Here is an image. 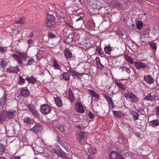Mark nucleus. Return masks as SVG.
I'll use <instances>...</instances> for the list:
<instances>
[{
	"instance_id": "nucleus-63",
	"label": "nucleus",
	"mask_w": 159,
	"mask_h": 159,
	"mask_svg": "<svg viewBox=\"0 0 159 159\" xmlns=\"http://www.w3.org/2000/svg\"><path fill=\"white\" fill-rule=\"evenodd\" d=\"M139 112H141V111H142V110H141L140 108L137 110Z\"/></svg>"
},
{
	"instance_id": "nucleus-22",
	"label": "nucleus",
	"mask_w": 159,
	"mask_h": 159,
	"mask_svg": "<svg viewBox=\"0 0 159 159\" xmlns=\"http://www.w3.org/2000/svg\"><path fill=\"white\" fill-rule=\"evenodd\" d=\"M124 57L126 60L131 64H132L134 63V61L133 59L127 54H125Z\"/></svg>"
},
{
	"instance_id": "nucleus-51",
	"label": "nucleus",
	"mask_w": 159,
	"mask_h": 159,
	"mask_svg": "<svg viewBox=\"0 0 159 159\" xmlns=\"http://www.w3.org/2000/svg\"><path fill=\"white\" fill-rule=\"evenodd\" d=\"M88 116L89 118L91 119H93L95 118V116L91 112H89L88 113Z\"/></svg>"
},
{
	"instance_id": "nucleus-36",
	"label": "nucleus",
	"mask_w": 159,
	"mask_h": 159,
	"mask_svg": "<svg viewBox=\"0 0 159 159\" xmlns=\"http://www.w3.org/2000/svg\"><path fill=\"white\" fill-rule=\"evenodd\" d=\"M120 70L121 71H125L128 74H129L130 73V69L129 68L126 67H121L120 68Z\"/></svg>"
},
{
	"instance_id": "nucleus-12",
	"label": "nucleus",
	"mask_w": 159,
	"mask_h": 159,
	"mask_svg": "<svg viewBox=\"0 0 159 159\" xmlns=\"http://www.w3.org/2000/svg\"><path fill=\"white\" fill-rule=\"evenodd\" d=\"M144 79L147 83L150 84L153 83L154 82L153 78L149 75L144 76Z\"/></svg>"
},
{
	"instance_id": "nucleus-38",
	"label": "nucleus",
	"mask_w": 159,
	"mask_h": 159,
	"mask_svg": "<svg viewBox=\"0 0 159 159\" xmlns=\"http://www.w3.org/2000/svg\"><path fill=\"white\" fill-rule=\"evenodd\" d=\"M132 114L134 117V119L135 120H138L139 117L138 113L134 111H132Z\"/></svg>"
},
{
	"instance_id": "nucleus-8",
	"label": "nucleus",
	"mask_w": 159,
	"mask_h": 159,
	"mask_svg": "<svg viewBox=\"0 0 159 159\" xmlns=\"http://www.w3.org/2000/svg\"><path fill=\"white\" fill-rule=\"evenodd\" d=\"M6 70L7 72L11 73H17L20 71L19 67L17 66L15 67L10 66L7 68Z\"/></svg>"
},
{
	"instance_id": "nucleus-15",
	"label": "nucleus",
	"mask_w": 159,
	"mask_h": 159,
	"mask_svg": "<svg viewBox=\"0 0 159 159\" xmlns=\"http://www.w3.org/2000/svg\"><path fill=\"white\" fill-rule=\"evenodd\" d=\"M86 152H88L90 154H87L89 156V154H90V156H91L92 155H94L96 153V149L95 147H90L89 148L85 150Z\"/></svg>"
},
{
	"instance_id": "nucleus-31",
	"label": "nucleus",
	"mask_w": 159,
	"mask_h": 159,
	"mask_svg": "<svg viewBox=\"0 0 159 159\" xmlns=\"http://www.w3.org/2000/svg\"><path fill=\"white\" fill-rule=\"evenodd\" d=\"M115 83L116 84V85L119 89H120L122 90L125 89V87L119 81H118L117 80H115Z\"/></svg>"
},
{
	"instance_id": "nucleus-41",
	"label": "nucleus",
	"mask_w": 159,
	"mask_h": 159,
	"mask_svg": "<svg viewBox=\"0 0 159 159\" xmlns=\"http://www.w3.org/2000/svg\"><path fill=\"white\" fill-rule=\"evenodd\" d=\"M7 64L6 61L4 60H2L0 62V66L1 68H4L7 66Z\"/></svg>"
},
{
	"instance_id": "nucleus-27",
	"label": "nucleus",
	"mask_w": 159,
	"mask_h": 159,
	"mask_svg": "<svg viewBox=\"0 0 159 159\" xmlns=\"http://www.w3.org/2000/svg\"><path fill=\"white\" fill-rule=\"evenodd\" d=\"M150 122L151 125L153 127H156L159 125V120L157 119L151 121Z\"/></svg>"
},
{
	"instance_id": "nucleus-54",
	"label": "nucleus",
	"mask_w": 159,
	"mask_h": 159,
	"mask_svg": "<svg viewBox=\"0 0 159 159\" xmlns=\"http://www.w3.org/2000/svg\"><path fill=\"white\" fill-rule=\"evenodd\" d=\"M0 51L3 53H4L7 51V50L4 47L2 46L0 47Z\"/></svg>"
},
{
	"instance_id": "nucleus-10",
	"label": "nucleus",
	"mask_w": 159,
	"mask_h": 159,
	"mask_svg": "<svg viewBox=\"0 0 159 159\" xmlns=\"http://www.w3.org/2000/svg\"><path fill=\"white\" fill-rule=\"evenodd\" d=\"M67 70L73 77L76 76L78 78L79 76H82L84 75L83 73H79V72L76 71L75 70H73L72 68H69V70Z\"/></svg>"
},
{
	"instance_id": "nucleus-40",
	"label": "nucleus",
	"mask_w": 159,
	"mask_h": 159,
	"mask_svg": "<svg viewBox=\"0 0 159 159\" xmlns=\"http://www.w3.org/2000/svg\"><path fill=\"white\" fill-rule=\"evenodd\" d=\"M55 152L57 155H59L63 156L64 154L63 151L60 149L56 150L55 151Z\"/></svg>"
},
{
	"instance_id": "nucleus-42",
	"label": "nucleus",
	"mask_w": 159,
	"mask_h": 159,
	"mask_svg": "<svg viewBox=\"0 0 159 159\" xmlns=\"http://www.w3.org/2000/svg\"><path fill=\"white\" fill-rule=\"evenodd\" d=\"M25 22V21L24 19V18H21L19 20L16 21L14 23L19 24L20 25H22L24 24Z\"/></svg>"
},
{
	"instance_id": "nucleus-48",
	"label": "nucleus",
	"mask_w": 159,
	"mask_h": 159,
	"mask_svg": "<svg viewBox=\"0 0 159 159\" xmlns=\"http://www.w3.org/2000/svg\"><path fill=\"white\" fill-rule=\"evenodd\" d=\"M32 112L33 113V115L35 116L37 118L39 116V113L38 112V111L35 109L34 111H32Z\"/></svg>"
},
{
	"instance_id": "nucleus-50",
	"label": "nucleus",
	"mask_w": 159,
	"mask_h": 159,
	"mask_svg": "<svg viewBox=\"0 0 159 159\" xmlns=\"http://www.w3.org/2000/svg\"><path fill=\"white\" fill-rule=\"evenodd\" d=\"M150 46L154 50H156L157 48L156 44L155 43H151L150 44Z\"/></svg>"
},
{
	"instance_id": "nucleus-24",
	"label": "nucleus",
	"mask_w": 159,
	"mask_h": 159,
	"mask_svg": "<svg viewBox=\"0 0 159 159\" xmlns=\"http://www.w3.org/2000/svg\"><path fill=\"white\" fill-rule=\"evenodd\" d=\"M6 116L5 112L2 111L0 113V123L3 122L5 120Z\"/></svg>"
},
{
	"instance_id": "nucleus-49",
	"label": "nucleus",
	"mask_w": 159,
	"mask_h": 159,
	"mask_svg": "<svg viewBox=\"0 0 159 159\" xmlns=\"http://www.w3.org/2000/svg\"><path fill=\"white\" fill-rule=\"evenodd\" d=\"M5 152L4 147L3 145L0 146V154H2V153Z\"/></svg>"
},
{
	"instance_id": "nucleus-13",
	"label": "nucleus",
	"mask_w": 159,
	"mask_h": 159,
	"mask_svg": "<svg viewBox=\"0 0 159 159\" xmlns=\"http://www.w3.org/2000/svg\"><path fill=\"white\" fill-rule=\"evenodd\" d=\"M75 24L80 27H82V25L84 24V19L82 16H80L79 17L78 16L76 17Z\"/></svg>"
},
{
	"instance_id": "nucleus-39",
	"label": "nucleus",
	"mask_w": 159,
	"mask_h": 159,
	"mask_svg": "<svg viewBox=\"0 0 159 159\" xmlns=\"http://www.w3.org/2000/svg\"><path fill=\"white\" fill-rule=\"evenodd\" d=\"M54 21H51L48 20H46V25L47 26L49 27H52L54 25Z\"/></svg>"
},
{
	"instance_id": "nucleus-30",
	"label": "nucleus",
	"mask_w": 159,
	"mask_h": 159,
	"mask_svg": "<svg viewBox=\"0 0 159 159\" xmlns=\"http://www.w3.org/2000/svg\"><path fill=\"white\" fill-rule=\"evenodd\" d=\"M55 102L57 105L59 107H61L62 106V101L60 99L57 97L55 98Z\"/></svg>"
},
{
	"instance_id": "nucleus-5",
	"label": "nucleus",
	"mask_w": 159,
	"mask_h": 159,
	"mask_svg": "<svg viewBox=\"0 0 159 159\" xmlns=\"http://www.w3.org/2000/svg\"><path fill=\"white\" fill-rule=\"evenodd\" d=\"M6 116L9 119H13L16 116V111L15 110L11 111V110L4 111Z\"/></svg>"
},
{
	"instance_id": "nucleus-3",
	"label": "nucleus",
	"mask_w": 159,
	"mask_h": 159,
	"mask_svg": "<svg viewBox=\"0 0 159 159\" xmlns=\"http://www.w3.org/2000/svg\"><path fill=\"white\" fill-rule=\"evenodd\" d=\"M30 127L31 128L29 129L30 130L32 131L36 134L41 133L43 129V126L38 123L36 124L32 128H31V125Z\"/></svg>"
},
{
	"instance_id": "nucleus-21",
	"label": "nucleus",
	"mask_w": 159,
	"mask_h": 159,
	"mask_svg": "<svg viewBox=\"0 0 159 159\" xmlns=\"http://www.w3.org/2000/svg\"><path fill=\"white\" fill-rule=\"evenodd\" d=\"M88 91L90 92V93L92 95L93 97L95 98L96 99H99V95L94 91L91 89H89Z\"/></svg>"
},
{
	"instance_id": "nucleus-55",
	"label": "nucleus",
	"mask_w": 159,
	"mask_h": 159,
	"mask_svg": "<svg viewBox=\"0 0 159 159\" xmlns=\"http://www.w3.org/2000/svg\"><path fill=\"white\" fill-rule=\"evenodd\" d=\"M95 61L96 63V65L98 63H100V58L98 57H97L95 59Z\"/></svg>"
},
{
	"instance_id": "nucleus-35",
	"label": "nucleus",
	"mask_w": 159,
	"mask_h": 159,
	"mask_svg": "<svg viewBox=\"0 0 159 159\" xmlns=\"http://www.w3.org/2000/svg\"><path fill=\"white\" fill-rule=\"evenodd\" d=\"M19 80H18V84L20 85H23L25 83V80L23 79L21 76H19Z\"/></svg>"
},
{
	"instance_id": "nucleus-2",
	"label": "nucleus",
	"mask_w": 159,
	"mask_h": 159,
	"mask_svg": "<svg viewBox=\"0 0 159 159\" xmlns=\"http://www.w3.org/2000/svg\"><path fill=\"white\" fill-rule=\"evenodd\" d=\"M124 96L126 99H130L132 102L136 103L138 100V98L131 92L127 91L124 93Z\"/></svg>"
},
{
	"instance_id": "nucleus-58",
	"label": "nucleus",
	"mask_w": 159,
	"mask_h": 159,
	"mask_svg": "<svg viewBox=\"0 0 159 159\" xmlns=\"http://www.w3.org/2000/svg\"><path fill=\"white\" fill-rule=\"evenodd\" d=\"M156 113L157 114L159 115V107H156Z\"/></svg>"
},
{
	"instance_id": "nucleus-45",
	"label": "nucleus",
	"mask_w": 159,
	"mask_h": 159,
	"mask_svg": "<svg viewBox=\"0 0 159 159\" xmlns=\"http://www.w3.org/2000/svg\"><path fill=\"white\" fill-rule=\"evenodd\" d=\"M27 107L31 112L35 109V107L32 104L28 105Z\"/></svg>"
},
{
	"instance_id": "nucleus-44",
	"label": "nucleus",
	"mask_w": 159,
	"mask_h": 159,
	"mask_svg": "<svg viewBox=\"0 0 159 159\" xmlns=\"http://www.w3.org/2000/svg\"><path fill=\"white\" fill-rule=\"evenodd\" d=\"M23 121L24 123H27V125H30L31 123V120L29 117H26L24 118Z\"/></svg>"
},
{
	"instance_id": "nucleus-6",
	"label": "nucleus",
	"mask_w": 159,
	"mask_h": 159,
	"mask_svg": "<svg viewBox=\"0 0 159 159\" xmlns=\"http://www.w3.org/2000/svg\"><path fill=\"white\" fill-rule=\"evenodd\" d=\"M110 159H124L123 156L115 151H112L110 154Z\"/></svg>"
},
{
	"instance_id": "nucleus-14",
	"label": "nucleus",
	"mask_w": 159,
	"mask_h": 159,
	"mask_svg": "<svg viewBox=\"0 0 159 159\" xmlns=\"http://www.w3.org/2000/svg\"><path fill=\"white\" fill-rule=\"evenodd\" d=\"M75 106L77 107V112L80 113L84 112L85 110L81 103L78 102L75 104Z\"/></svg>"
},
{
	"instance_id": "nucleus-56",
	"label": "nucleus",
	"mask_w": 159,
	"mask_h": 159,
	"mask_svg": "<svg viewBox=\"0 0 159 159\" xmlns=\"http://www.w3.org/2000/svg\"><path fill=\"white\" fill-rule=\"evenodd\" d=\"M27 43H28V44H31L33 43L34 42L33 40L32 39H29L28 40Z\"/></svg>"
},
{
	"instance_id": "nucleus-16",
	"label": "nucleus",
	"mask_w": 159,
	"mask_h": 159,
	"mask_svg": "<svg viewBox=\"0 0 159 159\" xmlns=\"http://www.w3.org/2000/svg\"><path fill=\"white\" fill-rule=\"evenodd\" d=\"M12 56L14 59L17 61L18 63L20 65H22V58L20 55H18L16 54H12Z\"/></svg>"
},
{
	"instance_id": "nucleus-29",
	"label": "nucleus",
	"mask_w": 159,
	"mask_h": 159,
	"mask_svg": "<svg viewBox=\"0 0 159 159\" xmlns=\"http://www.w3.org/2000/svg\"><path fill=\"white\" fill-rule=\"evenodd\" d=\"M116 34L120 37H122L124 39H126L127 38V36H124V34L121 31L118 29H117L116 31Z\"/></svg>"
},
{
	"instance_id": "nucleus-26",
	"label": "nucleus",
	"mask_w": 159,
	"mask_h": 159,
	"mask_svg": "<svg viewBox=\"0 0 159 159\" xmlns=\"http://www.w3.org/2000/svg\"><path fill=\"white\" fill-rule=\"evenodd\" d=\"M69 98L70 102H72L74 101V96L72 91L70 89L68 90Z\"/></svg>"
},
{
	"instance_id": "nucleus-17",
	"label": "nucleus",
	"mask_w": 159,
	"mask_h": 159,
	"mask_svg": "<svg viewBox=\"0 0 159 159\" xmlns=\"http://www.w3.org/2000/svg\"><path fill=\"white\" fill-rule=\"evenodd\" d=\"M70 75L68 72H64L62 73V79L66 81L70 80Z\"/></svg>"
},
{
	"instance_id": "nucleus-23",
	"label": "nucleus",
	"mask_w": 159,
	"mask_h": 159,
	"mask_svg": "<svg viewBox=\"0 0 159 159\" xmlns=\"http://www.w3.org/2000/svg\"><path fill=\"white\" fill-rule=\"evenodd\" d=\"M78 135L79 137V140L80 143L82 144V143H81L82 139L85 137L84 132L82 131H80L78 133Z\"/></svg>"
},
{
	"instance_id": "nucleus-60",
	"label": "nucleus",
	"mask_w": 159,
	"mask_h": 159,
	"mask_svg": "<svg viewBox=\"0 0 159 159\" xmlns=\"http://www.w3.org/2000/svg\"><path fill=\"white\" fill-rule=\"evenodd\" d=\"M59 129H60V130L62 131V132H63L64 130V127L62 126H61L60 127V128H59Z\"/></svg>"
},
{
	"instance_id": "nucleus-20",
	"label": "nucleus",
	"mask_w": 159,
	"mask_h": 159,
	"mask_svg": "<svg viewBox=\"0 0 159 159\" xmlns=\"http://www.w3.org/2000/svg\"><path fill=\"white\" fill-rule=\"evenodd\" d=\"M16 52L24 59H26L28 57V55L25 52H22L20 51H16Z\"/></svg>"
},
{
	"instance_id": "nucleus-18",
	"label": "nucleus",
	"mask_w": 159,
	"mask_h": 159,
	"mask_svg": "<svg viewBox=\"0 0 159 159\" xmlns=\"http://www.w3.org/2000/svg\"><path fill=\"white\" fill-rule=\"evenodd\" d=\"M20 95L22 96L26 97L30 94L29 90L27 89H22L20 93Z\"/></svg>"
},
{
	"instance_id": "nucleus-59",
	"label": "nucleus",
	"mask_w": 159,
	"mask_h": 159,
	"mask_svg": "<svg viewBox=\"0 0 159 159\" xmlns=\"http://www.w3.org/2000/svg\"><path fill=\"white\" fill-rule=\"evenodd\" d=\"M34 36V34L32 32H31L29 34L28 37L30 38H32Z\"/></svg>"
},
{
	"instance_id": "nucleus-11",
	"label": "nucleus",
	"mask_w": 159,
	"mask_h": 159,
	"mask_svg": "<svg viewBox=\"0 0 159 159\" xmlns=\"http://www.w3.org/2000/svg\"><path fill=\"white\" fill-rule=\"evenodd\" d=\"M7 101V95L4 93L3 96L0 99V107H3V106H6Z\"/></svg>"
},
{
	"instance_id": "nucleus-34",
	"label": "nucleus",
	"mask_w": 159,
	"mask_h": 159,
	"mask_svg": "<svg viewBox=\"0 0 159 159\" xmlns=\"http://www.w3.org/2000/svg\"><path fill=\"white\" fill-rule=\"evenodd\" d=\"M136 26L137 29L141 30L143 26V23L142 21H138L136 22Z\"/></svg>"
},
{
	"instance_id": "nucleus-61",
	"label": "nucleus",
	"mask_w": 159,
	"mask_h": 159,
	"mask_svg": "<svg viewBox=\"0 0 159 159\" xmlns=\"http://www.w3.org/2000/svg\"><path fill=\"white\" fill-rule=\"evenodd\" d=\"M66 25L67 26H68L69 27H71V26L70 25V24L68 22H66Z\"/></svg>"
},
{
	"instance_id": "nucleus-57",
	"label": "nucleus",
	"mask_w": 159,
	"mask_h": 159,
	"mask_svg": "<svg viewBox=\"0 0 159 159\" xmlns=\"http://www.w3.org/2000/svg\"><path fill=\"white\" fill-rule=\"evenodd\" d=\"M11 159H20V158L19 156H14L12 157Z\"/></svg>"
},
{
	"instance_id": "nucleus-19",
	"label": "nucleus",
	"mask_w": 159,
	"mask_h": 159,
	"mask_svg": "<svg viewBox=\"0 0 159 159\" xmlns=\"http://www.w3.org/2000/svg\"><path fill=\"white\" fill-rule=\"evenodd\" d=\"M64 54L66 58H70L72 57V53L68 49H65L64 51Z\"/></svg>"
},
{
	"instance_id": "nucleus-9",
	"label": "nucleus",
	"mask_w": 159,
	"mask_h": 159,
	"mask_svg": "<svg viewBox=\"0 0 159 159\" xmlns=\"http://www.w3.org/2000/svg\"><path fill=\"white\" fill-rule=\"evenodd\" d=\"M156 96L154 92L149 93L144 98V100L147 101H153L155 99Z\"/></svg>"
},
{
	"instance_id": "nucleus-33",
	"label": "nucleus",
	"mask_w": 159,
	"mask_h": 159,
	"mask_svg": "<svg viewBox=\"0 0 159 159\" xmlns=\"http://www.w3.org/2000/svg\"><path fill=\"white\" fill-rule=\"evenodd\" d=\"M103 96L104 97L107 99L108 102H109L110 104H111L112 105L114 104L113 102L112 101V99L109 96L106 94H103Z\"/></svg>"
},
{
	"instance_id": "nucleus-25",
	"label": "nucleus",
	"mask_w": 159,
	"mask_h": 159,
	"mask_svg": "<svg viewBox=\"0 0 159 159\" xmlns=\"http://www.w3.org/2000/svg\"><path fill=\"white\" fill-rule=\"evenodd\" d=\"M113 113L115 117L118 118H120L123 115L122 113L120 111H113Z\"/></svg>"
},
{
	"instance_id": "nucleus-64",
	"label": "nucleus",
	"mask_w": 159,
	"mask_h": 159,
	"mask_svg": "<svg viewBox=\"0 0 159 159\" xmlns=\"http://www.w3.org/2000/svg\"><path fill=\"white\" fill-rule=\"evenodd\" d=\"M94 23H91V26L92 27L93 26H94Z\"/></svg>"
},
{
	"instance_id": "nucleus-32",
	"label": "nucleus",
	"mask_w": 159,
	"mask_h": 159,
	"mask_svg": "<svg viewBox=\"0 0 159 159\" xmlns=\"http://www.w3.org/2000/svg\"><path fill=\"white\" fill-rule=\"evenodd\" d=\"M46 20L54 21L55 18L53 15L50 13H48L47 15Z\"/></svg>"
},
{
	"instance_id": "nucleus-53",
	"label": "nucleus",
	"mask_w": 159,
	"mask_h": 159,
	"mask_svg": "<svg viewBox=\"0 0 159 159\" xmlns=\"http://www.w3.org/2000/svg\"><path fill=\"white\" fill-rule=\"evenodd\" d=\"M96 51L98 54H99L101 55L102 54V52L101 49L100 48L97 47L96 48Z\"/></svg>"
},
{
	"instance_id": "nucleus-62",
	"label": "nucleus",
	"mask_w": 159,
	"mask_h": 159,
	"mask_svg": "<svg viewBox=\"0 0 159 159\" xmlns=\"http://www.w3.org/2000/svg\"><path fill=\"white\" fill-rule=\"evenodd\" d=\"M83 0H79V2H80V4L82 5L83 3Z\"/></svg>"
},
{
	"instance_id": "nucleus-4",
	"label": "nucleus",
	"mask_w": 159,
	"mask_h": 159,
	"mask_svg": "<svg viewBox=\"0 0 159 159\" xmlns=\"http://www.w3.org/2000/svg\"><path fill=\"white\" fill-rule=\"evenodd\" d=\"M51 108L48 104H44L41 105L40 111L43 115L48 114L51 111Z\"/></svg>"
},
{
	"instance_id": "nucleus-1",
	"label": "nucleus",
	"mask_w": 159,
	"mask_h": 159,
	"mask_svg": "<svg viewBox=\"0 0 159 159\" xmlns=\"http://www.w3.org/2000/svg\"><path fill=\"white\" fill-rule=\"evenodd\" d=\"M48 36L49 38L48 41L49 47L52 48L55 46L58 41L57 35L52 32H49L48 34Z\"/></svg>"
},
{
	"instance_id": "nucleus-7",
	"label": "nucleus",
	"mask_w": 159,
	"mask_h": 159,
	"mask_svg": "<svg viewBox=\"0 0 159 159\" xmlns=\"http://www.w3.org/2000/svg\"><path fill=\"white\" fill-rule=\"evenodd\" d=\"M134 65L136 68L139 70L143 69L147 66L146 63L141 62H135Z\"/></svg>"
},
{
	"instance_id": "nucleus-37",
	"label": "nucleus",
	"mask_w": 159,
	"mask_h": 159,
	"mask_svg": "<svg viewBox=\"0 0 159 159\" xmlns=\"http://www.w3.org/2000/svg\"><path fill=\"white\" fill-rule=\"evenodd\" d=\"M54 63H53V66L55 69H59L60 68V66L58 64L57 62L55 60H53Z\"/></svg>"
},
{
	"instance_id": "nucleus-46",
	"label": "nucleus",
	"mask_w": 159,
	"mask_h": 159,
	"mask_svg": "<svg viewBox=\"0 0 159 159\" xmlns=\"http://www.w3.org/2000/svg\"><path fill=\"white\" fill-rule=\"evenodd\" d=\"M34 62L33 59L32 58H30L28 61V63L26 64L27 66L31 65Z\"/></svg>"
},
{
	"instance_id": "nucleus-43",
	"label": "nucleus",
	"mask_w": 159,
	"mask_h": 159,
	"mask_svg": "<svg viewBox=\"0 0 159 159\" xmlns=\"http://www.w3.org/2000/svg\"><path fill=\"white\" fill-rule=\"evenodd\" d=\"M112 51L111 48L110 46H108L104 48V51L106 53H110V52Z\"/></svg>"
},
{
	"instance_id": "nucleus-52",
	"label": "nucleus",
	"mask_w": 159,
	"mask_h": 159,
	"mask_svg": "<svg viewBox=\"0 0 159 159\" xmlns=\"http://www.w3.org/2000/svg\"><path fill=\"white\" fill-rule=\"evenodd\" d=\"M98 68L100 69H102L104 68V66L100 62L97 64Z\"/></svg>"
},
{
	"instance_id": "nucleus-47",
	"label": "nucleus",
	"mask_w": 159,
	"mask_h": 159,
	"mask_svg": "<svg viewBox=\"0 0 159 159\" xmlns=\"http://www.w3.org/2000/svg\"><path fill=\"white\" fill-rule=\"evenodd\" d=\"M156 155L152 153H150L148 155V157L149 159H155Z\"/></svg>"
},
{
	"instance_id": "nucleus-28",
	"label": "nucleus",
	"mask_w": 159,
	"mask_h": 159,
	"mask_svg": "<svg viewBox=\"0 0 159 159\" xmlns=\"http://www.w3.org/2000/svg\"><path fill=\"white\" fill-rule=\"evenodd\" d=\"M25 79L29 82L32 84L35 83L36 81V79L32 76L27 77Z\"/></svg>"
}]
</instances>
